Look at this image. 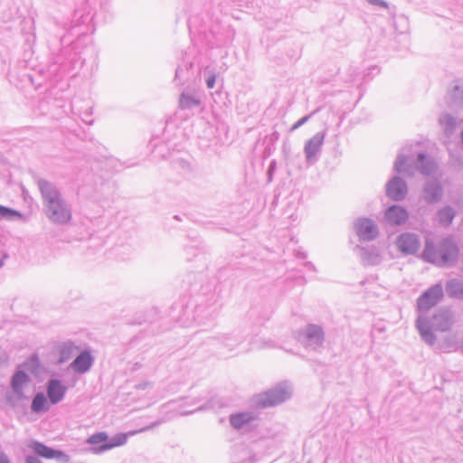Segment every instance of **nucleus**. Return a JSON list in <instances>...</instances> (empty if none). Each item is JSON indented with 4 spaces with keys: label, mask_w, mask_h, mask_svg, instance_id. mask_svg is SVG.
<instances>
[{
    "label": "nucleus",
    "mask_w": 463,
    "mask_h": 463,
    "mask_svg": "<svg viewBox=\"0 0 463 463\" xmlns=\"http://www.w3.org/2000/svg\"><path fill=\"white\" fill-rule=\"evenodd\" d=\"M423 256L430 262L442 265L456 260L458 249L449 241H445L439 245L427 244Z\"/></svg>",
    "instance_id": "1"
},
{
    "label": "nucleus",
    "mask_w": 463,
    "mask_h": 463,
    "mask_svg": "<svg viewBox=\"0 0 463 463\" xmlns=\"http://www.w3.org/2000/svg\"><path fill=\"white\" fill-rule=\"evenodd\" d=\"M289 397L286 387L279 386L256 396L255 404L259 408L277 405Z\"/></svg>",
    "instance_id": "2"
},
{
    "label": "nucleus",
    "mask_w": 463,
    "mask_h": 463,
    "mask_svg": "<svg viewBox=\"0 0 463 463\" xmlns=\"http://www.w3.org/2000/svg\"><path fill=\"white\" fill-rule=\"evenodd\" d=\"M108 435L105 432H97L91 435L87 442L89 444H102L99 449V451H104L108 449H111L116 447H119L124 445L127 442V434L120 433L112 438L110 441L108 442Z\"/></svg>",
    "instance_id": "3"
},
{
    "label": "nucleus",
    "mask_w": 463,
    "mask_h": 463,
    "mask_svg": "<svg viewBox=\"0 0 463 463\" xmlns=\"http://www.w3.org/2000/svg\"><path fill=\"white\" fill-rule=\"evenodd\" d=\"M29 448L38 456L47 459L54 458L63 463H67L70 460L69 456L64 452L49 448L39 441H31Z\"/></svg>",
    "instance_id": "4"
},
{
    "label": "nucleus",
    "mask_w": 463,
    "mask_h": 463,
    "mask_svg": "<svg viewBox=\"0 0 463 463\" xmlns=\"http://www.w3.org/2000/svg\"><path fill=\"white\" fill-rule=\"evenodd\" d=\"M46 214L49 219L57 223H66L71 218V213L63 201L49 206Z\"/></svg>",
    "instance_id": "5"
},
{
    "label": "nucleus",
    "mask_w": 463,
    "mask_h": 463,
    "mask_svg": "<svg viewBox=\"0 0 463 463\" xmlns=\"http://www.w3.org/2000/svg\"><path fill=\"white\" fill-rule=\"evenodd\" d=\"M397 246L403 253L413 254L418 251L420 242L413 234L404 233L398 238Z\"/></svg>",
    "instance_id": "6"
},
{
    "label": "nucleus",
    "mask_w": 463,
    "mask_h": 463,
    "mask_svg": "<svg viewBox=\"0 0 463 463\" xmlns=\"http://www.w3.org/2000/svg\"><path fill=\"white\" fill-rule=\"evenodd\" d=\"M39 186L47 208L51 205L62 202L60 194L50 183L41 181L39 183Z\"/></svg>",
    "instance_id": "7"
},
{
    "label": "nucleus",
    "mask_w": 463,
    "mask_h": 463,
    "mask_svg": "<svg viewBox=\"0 0 463 463\" xmlns=\"http://www.w3.org/2000/svg\"><path fill=\"white\" fill-rule=\"evenodd\" d=\"M442 291L440 288H434L427 291L418 301V307L420 310H428L434 306L441 298Z\"/></svg>",
    "instance_id": "8"
},
{
    "label": "nucleus",
    "mask_w": 463,
    "mask_h": 463,
    "mask_svg": "<svg viewBox=\"0 0 463 463\" xmlns=\"http://www.w3.org/2000/svg\"><path fill=\"white\" fill-rule=\"evenodd\" d=\"M386 193L392 200H401L407 193L406 184L402 180L395 177L388 183Z\"/></svg>",
    "instance_id": "9"
},
{
    "label": "nucleus",
    "mask_w": 463,
    "mask_h": 463,
    "mask_svg": "<svg viewBox=\"0 0 463 463\" xmlns=\"http://www.w3.org/2000/svg\"><path fill=\"white\" fill-rule=\"evenodd\" d=\"M385 217L389 223L400 225L407 221L408 213L405 209L400 206H392L387 209Z\"/></svg>",
    "instance_id": "10"
},
{
    "label": "nucleus",
    "mask_w": 463,
    "mask_h": 463,
    "mask_svg": "<svg viewBox=\"0 0 463 463\" xmlns=\"http://www.w3.org/2000/svg\"><path fill=\"white\" fill-rule=\"evenodd\" d=\"M65 387L57 380H52L48 387V397L52 403L62 399L65 393Z\"/></svg>",
    "instance_id": "11"
},
{
    "label": "nucleus",
    "mask_w": 463,
    "mask_h": 463,
    "mask_svg": "<svg viewBox=\"0 0 463 463\" xmlns=\"http://www.w3.org/2000/svg\"><path fill=\"white\" fill-rule=\"evenodd\" d=\"M91 362L92 358L90 354L87 352H84L74 360V362L71 364V366L74 371L78 373H84L89 370L91 365Z\"/></svg>",
    "instance_id": "12"
},
{
    "label": "nucleus",
    "mask_w": 463,
    "mask_h": 463,
    "mask_svg": "<svg viewBox=\"0 0 463 463\" xmlns=\"http://www.w3.org/2000/svg\"><path fill=\"white\" fill-rule=\"evenodd\" d=\"M358 234L365 240L372 239L375 234V226L369 220H362L357 224Z\"/></svg>",
    "instance_id": "13"
},
{
    "label": "nucleus",
    "mask_w": 463,
    "mask_h": 463,
    "mask_svg": "<svg viewBox=\"0 0 463 463\" xmlns=\"http://www.w3.org/2000/svg\"><path fill=\"white\" fill-rule=\"evenodd\" d=\"M252 419L253 417L251 416L250 413L240 412L231 415L230 422L233 428L241 429L246 424H248Z\"/></svg>",
    "instance_id": "14"
},
{
    "label": "nucleus",
    "mask_w": 463,
    "mask_h": 463,
    "mask_svg": "<svg viewBox=\"0 0 463 463\" xmlns=\"http://www.w3.org/2000/svg\"><path fill=\"white\" fill-rule=\"evenodd\" d=\"M322 145V138L319 137H315L308 141L306 146V153L308 157L313 156L320 146Z\"/></svg>",
    "instance_id": "15"
},
{
    "label": "nucleus",
    "mask_w": 463,
    "mask_h": 463,
    "mask_svg": "<svg viewBox=\"0 0 463 463\" xmlns=\"http://www.w3.org/2000/svg\"><path fill=\"white\" fill-rule=\"evenodd\" d=\"M28 382V376L24 372H18L13 378V388L15 392H19L23 385Z\"/></svg>",
    "instance_id": "16"
},
{
    "label": "nucleus",
    "mask_w": 463,
    "mask_h": 463,
    "mask_svg": "<svg viewBox=\"0 0 463 463\" xmlns=\"http://www.w3.org/2000/svg\"><path fill=\"white\" fill-rule=\"evenodd\" d=\"M46 409V399L43 394H37L32 402V410L35 412L42 411Z\"/></svg>",
    "instance_id": "17"
},
{
    "label": "nucleus",
    "mask_w": 463,
    "mask_h": 463,
    "mask_svg": "<svg viewBox=\"0 0 463 463\" xmlns=\"http://www.w3.org/2000/svg\"><path fill=\"white\" fill-rule=\"evenodd\" d=\"M448 292L450 296L459 298L463 296V286L459 282L452 281L448 285Z\"/></svg>",
    "instance_id": "18"
},
{
    "label": "nucleus",
    "mask_w": 463,
    "mask_h": 463,
    "mask_svg": "<svg viewBox=\"0 0 463 463\" xmlns=\"http://www.w3.org/2000/svg\"><path fill=\"white\" fill-rule=\"evenodd\" d=\"M436 318L438 319V325H437L438 329H439L441 331H445V330L449 329V327L451 325V319L449 315L442 313V314L439 315Z\"/></svg>",
    "instance_id": "19"
},
{
    "label": "nucleus",
    "mask_w": 463,
    "mask_h": 463,
    "mask_svg": "<svg viewBox=\"0 0 463 463\" xmlns=\"http://www.w3.org/2000/svg\"><path fill=\"white\" fill-rule=\"evenodd\" d=\"M15 217H21V214L17 211L0 205V220H11Z\"/></svg>",
    "instance_id": "20"
},
{
    "label": "nucleus",
    "mask_w": 463,
    "mask_h": 463,
    "mask_svg": "<svg viewBox=\"0 0 463 463\" xmlns=\"http://www.w3.org/2000/svg\"><path fill=\"white\" fill-rule=\"evenodd\" d=\"M439 221L442 223L448 224L452 221V219L454 217V213L450 208H445L439 213Z\"/></svg>",
    "instance_id": "21"
},
{
    "label": "nucleus",
    "mask_w": 463,
    "mask_h": 463,
    "mask_svg": "<svg viewBox=\"0 0 463 463\" xmlns=\"http://www.w3.org/2000/svg\"><path fill=\"white\" fill-rule=\"evenodd\" d=\"M426 327V325H425V322L421 319H419L418 321V328L421 334V335L427 340V341H431L432 337L431 335L429 337L428 335V332L427 330L425 329Z\"/></svg>",
    "instance_id": "22"
},
{
    "label": "nucleus",
    "mask_w": 463,
    "mask_h": 463,
    "mask_svg": "<svg viewBox=\"0 0 463 463\" xmlns=\"http://www.w3.org/2000/svg\"><path fill=\"white\" fill-rule=\"evenodd\" d=\"M307 335L309 337H312L314 335L319 337L321 335V330L318 327L313 326L308 329Z\"/></svg>",
    "instance_id": "23"
},
{
    "label": "nucleus",
    "mask_w": 463,
    "mask_h": 463,
    "mask_svg": "<svg viewBox=\"0 0 463 463\" xmlns=\"http://www.w3.org/2000/svg\"><path fill=\"white\" fill-rule=\"evenodd\" d=\"M207 83V87L209 89H213L214 87V84H215V76L214 75H212L206 81Z\"/></svg>",
    "instance_id": "24"
},
{
    "label": "nucleus",
    "mask_w": 463,
    "mask_h": 463,
    "mask_svg": "<svg viewBox=\"0 0 463 463\" xmlns=\"http://www.w3.org/2000/svg\"><path fill=\"white\" fill-rule=\"evenodd\" d=\"M25 462L26 463H42L40 459H38L37 458L33 457V456L27 457L25 459Z\"/></svg>",
    "instance_id": "25"
},
{
    "label": "nucleus",
    "mask_w": 463,
    "mask_h": 463,
    "mask_svg": "<svg viewBox=\"0 0 463 463\" xmlns=\"http://www.w3.org/2000/svg\"><path fill=\"white\" fill-rule=\"evenodd\" d=\"M0 463H10L7 457L2 452H0Z\"/></svg>",
    "instance_id": "26"
},
{
    "label": "nucleus",
    "mask_w": 463,
    "mask_h": 463,
    "mask_svg": "<svg viewBox=\"0 0 463 463\" xmlns=\"http://www.w3.org/2000/svg\"><path fill=\"white\" fill-rule=\"evenodd\" d=\"M403 163H404V162H403L402 159H400V160H399V162H398V164H397V169H398V170H401V168H402V164H403Z\"/></svg>",
    "instance_id": "27"
},
{
    "label": "nucleus",
    "mask_w": 463,
    "mask_h": 463,
    "mask_svg": "<svg viewBox=\"0 0 463 463\" xmlns=\"http://www.w3.org/2000/svg\"><path fill=\"white\" fill-rule=\"evenodd\" d=\"M306 120V118H302L300 121H298L295 126H294V128H298V126H300L304 121Z\"/></svg>",
    "instance_id": "28"
},
{
    "label": "nucleus",
    "mask_w": 463,
    "mask_h": 463,
    "mask_svg": "<svg viewBox=\"0 0 463 463\" xmlns=\"http://www.w3.org/2000/svg\"><path fill=\"white\" fill-rule=\"evenodd\" d=\"M423 157H424V156H421V155H420V156H419V159H420V160H422V159H423Z\"/></svg>",
    "instance_id": "29"
},
{
    "label": "nucleus",
    "mask_w": 463,
    "mask_h": 463,
    "mask_svg": "<svg viewBox=\"0 0 463 463\" xmlns=\"http://www.w3.org/2000/svg\"><path fill=\"white\" fill-rule=\"evenodd\" d=\"M443 253L449 254V250H443Z\"/></svg>",
    "instance_id": "30"
}]
</instances>
